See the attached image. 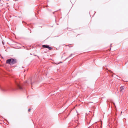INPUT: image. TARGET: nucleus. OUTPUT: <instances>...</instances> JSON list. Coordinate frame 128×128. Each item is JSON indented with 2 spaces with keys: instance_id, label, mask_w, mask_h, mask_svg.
Instances as JSON below:
<instances>
[{
  "instance_id": "1",
  "label": "nucleus",
  "mask_w": 128,
  "mask_h": 128,
  "mask_svg": "<svg viewBox=\"0 0 128 128\" xmlns=\"http://www.w3.org/2000/svg\"><path fill=\"white\" fill-rule=\"evenodd\" d=\"M6 62L10 65L13 64L16 62V60L14 58H10L7 60Z\"/></svg>"
},
{
  "instance_id": "2",
  "label": "nucleus",
  "mask_w": 128,
  "mask_h": 128,
  "mask_svg": "<svg viewBox=\"0 0 128 128\" xmlns=\"http://www.w3.org/2000/svg\"><path fill=\"white\" fill-rule=\"evenodd\" d=\"M42 46L44 48H48L49 50H51V49L52 48L51 47H49L48 46V45H43Z\"/></svg>"
},
{
  "instance_id": "3",
  "label": "nucleus",
  "mask_w": 128,
  "mask_h": 128,
  "mask_svg": "<svg viewBox=\"0 0 128 128\" xmlns=\"http://www.w3.org/2000/svg\"><path fill=\"white\" fill-rule=\"evenodd\" d=\"M16 83L19 88L20 89H22V87L21 86L20 84L16 82Z\"/></svg>"
},
{
  "instance_id": "4",
  "label": "nucleus",
  "mask_w": 128,
  "mask_h": 128,
  "mask_svg": "<svg viewBox=\"0 0 128 128\" xmlns=\"http://www.w3.org/2000/svg\"><path fill=\"white\" fill-rule=\"evenodd\" d=\"M124 89V87L123 86H121L120 88V92H123Z\"/></svg>"
},
{
  "instance_id": "5",
  "label": "nucleus",
  "mask_w": 128,
  "mask_h": 128,
  "mask_svg": "<svg viewBox=\"0 0 128 128\" xmlns=\"http://www.w3.org/2000/svg\"><path fill=\"white\" fill-rule=\"evenodd\" d=\"M2 90L4 92H6L8 90L6 88H4L2 89Z\"/></svg>"
},
{
  "instance_id": "6",
  "label": "nucleus",
  "mask_w": 128,
  "mask_h": 128,
  "mask_svg": "<svg viewBox=\"0 0 128 128\" xmlns=\"http://www.w3.org/2000/svg\"><path fill=\"white\" fill-rule=\"evenodd\" d=\"M3 6V4H0V8L2 6Z\"/></svg>"
},
{
  "instance_id": "7",
  "label": "nucleus",
  "mask_w": 128,
  "mask_h": 128,
  "mask_svg": "<svg viewBox=\"0 0 128 128\" xmlns=\"http://www.w3.org/2000/svg\"><path fill=\"white\" fill-rule=\"evenodd\" d=\"M30 109H29L28 110V112H30Z\"/></svg>"
},
{
  "instance_id": "8",
  "label": "nucleus",
  "mask_w": 128,
  "mask_h": 128,
  "mask_svg": "<svg viewBox=\"0 0 128 128\" xmlns=\"http://www.w3.org/2000/svg\"><path fill=\"white\" fill-rule=\"evenodd\" d=\"M2 44H3V45H4V42H3V41H2Z\"/></svg>"
},
{
  "instance_id": "9",
  "label": "nucleus",
  "mask_w": 128,
  "mask_h": 128,
  "mask_svg": "<svg viewBox=\"0 0 128 128\" xmlns=\"http://www.w3.org/2000/svg\"><path fill=\"white\" fill-rule=\"evenodd\" d=\"M72 54H71L70 55V56H71L72 55Z\"/></svg>"
}]
</instances>
